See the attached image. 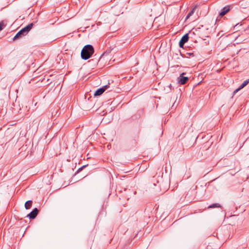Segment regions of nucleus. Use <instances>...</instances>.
<instances>
[{"instance_id":"nucleus-17","label":"nucleus","mask_w":249,"mask_h":249,"mask_svg":"<svg viewBox=\"0 0 249 249\" xmlns=\"http://www.w3.org/2000/svg\"><path fill=\"white\" fill-rule=\"evenodd\" d=\"M189 54L190 55H193V53H189Z\"/></svg>"},{"instance_id":"nucleus-3","label":"nucleus","mask_w":249,"mask_h":249,"mask_svg":"<svg viewBox=\"0 0 249 249\" xmlns=\"http://www.w3.org/2000/svg\"><path fill=\"white\" fill-rule=\"evenodd\" d=\"M231 8L232 7L231 5H226L220 10V12L219 13V15L221 17L225 16L231 10Z\"/></svg>"},{"instance_id":"nucleus-8","label":"nucleus","mask_w":249,"mask_h":249,"mask_svg":"<svg viewBox=\"0 0 249 249\" xmlns=\"http://www.w3.org/2000/svg\"><path fill=\"white\" fill-rule=\"evenodd\" d=\"M33 25H34L33 23H31L29 24L28 25H27L25 27H24L23 28H22L24 31V33H25L26 34V35L29 33V32L32 28Z\"/></svg>"},{"instance_id":"nucleus-14","label":"nucleus","mask_w":249,"mask_h":249,"mask_svg":"<svg viewBox=\"0 0 249 249\" xmlns=\"http://www.w3.org/2000/svg\"><path fill=\"white\" fill-rule=\"evenodd\" d=\"M241 89H239V87L238 88H237V89H236L234 91H233V94H235L236 92H237L239 90H240Z\"/></svg>"},{"instance_id":"nucleus-1","label":"nucleus","mask_w":249,"mask_h":249,"mask_svg":"<svg viewBox=\"0 0 249 249\" xmlns=\"http://www.w3.org/2000/svg\"><path fill=\"white\" fill-rule=\"evenodd\" d=\"M94 52V48L91 45H86L81 51V57L84 60H87L91 56Z\"/></svg>"},{"instance_id":"nucleus-5","label":"nucleus","mask_w":249,"mask_h":249,"mask_svg":"<svg viewBox=\"0 0 249 249\" xmlns=\"http://www.w3.org/2000/svg\"><path fill=\"white\" fill-rule=\"evenodd\" d=\"M109 88V85H106L102 88L98 89L95 92L94 96H99L104 93V92Z\"/></svg>"},{"instance_id":"nucleus-7","label":"nucleus","mask_w":249,"mask_h":249,"mask_svg":"<svg viewBox=\"0 0 249 249\" xmlns=\"http://www.w3.org/2000/svg\"><path fill=\"white\" fill-rule=\"evenodd\" d=\"M26 35V34L24 33V30L23 29H21L19 31H18L17 34L15 35V36L13 37V40H15L18 39H19L21 37H22L23 36H24Z\"/></svg>"},{"instance_id":"nucleus-16","label":"nucleus","mask_w":249,"mask_h":249,"mask_svg":"<svg viewBox=\"0 0 249 249\" xmlns=\"http://www.w3.org/2000/svg\"><path fill=\"white\" fill-rule=\"evenodd\" d=\"M86 166V165H83L82 167H81V168H79L78 170H82V169H83Z\"/></svg>"},{"instance_id":"nucleus-6","label":"nucleus","mask_w":249,"mask_h":249,"mask_svg":"<svg viewBox=\"0 0 249 249\" xmlns=\"http://www.w3.org/2000/svg\"><path fill=\"white\" fill-rule=\"evenodd\" d=\"M38 212V209L35 208L27 215V217H29L30 219H35L37 216Z\"/></svg>"},{"instance_id":"nucleus-12","label":"nucleus","mask_w":249,"mask_h":249,"mask_svg":"<svg viewBox=\"0 0 249 249\" xmlns=\"http://www.w3.org/2000/svg\"><path fill=\"white\" fill-rule=\"evenodd\" d=\"M195 7H194L193 9H192L188 14L187 16L186 17V19H188L189 17H190L194 13L195 10Z\"/></svg>"},{"instance_id":"nucleus-9","label":"nucleus","mask_w":249,"mask_h":249,"mask_svg":"<svg viewBox=\"0 0 249 249\" xmlns=\"http://www.w3.org/2000/svg\"><path fill=\"white\" fill-rule=\"evenodd\" d=\"M32 205V201L28 200L26 201L25 203V208L26 209L28 210L31 208Z\"/></svg>"},{"instance_id":"nucleus-4","label":"nucleus","mask_w":249,"mask_h":249,"mask_svg":"<svg viewBox=\"0 0 249 249\" xmlns=\"http://www.w3.org/2000/svg\"><path fill=\"white\" fill-rule=\"evenodd\" d=\"M189 39V35L188 34L184 35L179 42V46L180 48H183L184 44L188 41Z\"/></svg>"},{"instance_id":"nucleus-15","label":"nucleus","mask_w":249,"mask_h":249,"mask_svg":"<svg viewBox=\"0 0 249 249\" xmlns=\"http://www.w3.org/2000/svg\"><path fill=\"white\" fill-rule=\"evenodd\" d=\"M109 53H110V51H108V52H107V51H106V52H105L102 54V55H105V54H108Z\"/></svg>"},{"instance_id":"nucleus-2","label":"nucleus","mask_w":249,"mask_h":249,"mask_svg":"<svg viewBox=\"0 0 249 249\" xmlns=\"http://www.w3.org/2000/svg\"><path fill=\"white\" fill-rule=\"evenodd\" d=\"M185 74V72H182L180 74L177 80L179 84L184 85L186 84L188 81L189 77L187 76H184V75Z\"/></svg>"},{"instance_id":"nucleus-11","label":"nucleus","mask_w":249,"mask_h":249,"mask_svg":"<svg viewBox=\"0 0 249 249\" xmlns=\"http://www.w3.org/2000/svg\"><path fill=\"white\" fill-rule=\"evenodd\" d=\"M6 23L2 20L1 22H0V31H1L3 30V29L6 26Z\"/></svg>"},{"instance_id":"nucleus-13","label":"nucleus","mask_w":249,"mask_h":249,"mask_svg":"<svg viewBox=\"0 0 249 249\" xmlns=\"http://www.w3.org/2000/svg\"><path fill=\"white\" fill-rule=\"evenodd\" d=\"M220 207V204L218 203H214L209 206V208H218Z\"/></svg>"},{"instance_id":"nucleus-10","label":"nucleus","mask_w":249,"mask_h":249,"mask_svg":"<svg viewBox=\"0 0 249 249\" xmlns=\"http://www.w3.org/2000/svg\"><path fill=\"white\" fill-rule=\"evenodd\" d=\"M249 83V79L246 80L243 82V83L240 86L239 89H243L246 86H247Z\"/></svg>"}]
</instances>
